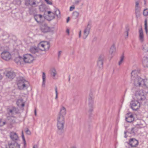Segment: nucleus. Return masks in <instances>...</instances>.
<instances>
[{"instance_id":"1","label":"nucleus","mask_w":148,"mask_h":148,"mask_svg":"<svg viewBox=\"0 0 148 148\" xmlns=\"http://www.w3.org/2000/svg\"><path fill=\"white\" fill-rule=\"evenodd\" d=\"M138 72L136 70L132 71L131 73V78L133 81L134 84L135 86L140 87L143 85L144 79L138 75Z\"/></svg>"},{"instance_id":"2","label":"nucleus","mask_w":148,"mask_h":148,"mask_svg":"<svg viewBox=\"0 0 148 148\" xmlns=\"http://www.w3.org/2000/svg\"><path fill=\"white\" fill-rule=\"evenodd\" d=\"M135 99L141 103L145 102L146 97L143 90H138L135 94Z\"/></svg>"},{"instance_id":"3","label":"nucleus","mask_w":148,"mask_h":148,"mask_svg":"<svg viewBox=\"0 0 148 148\" xmlns=\"http://www.w3.org/2000/svg\"><path fill=\"white\" fill-rule=\"evenodd\" d=\"M50 45L47 41H43L40 42L38 45V47L39 50L42 51H45L49 50L50 48Z\"/></svg>"},{"instance_id":"4","label":"nucleus","mask_w":148,"mask_h":148,"mask_svg":"<svg viewBox=\"0 0 148 148\" xmlns=\"http://www.w3.org/2000/svg\"><path fill=\"white\" fill-rule=\"evenodd\" d=\"M64 124V118L62 116L58 117L57 118V127L58 130H63Z\"/></svg>"},{"instance_id":"5","label":"nucleus","mask_w":148,"mask_h":148,"mask_svg":"<svg viewBox=\"0 0 148 148\" xmlns=\"http://www.w3.org/2000/svg\"><path fill=\"white\" fill-rule=\"evenodd\" d=\"M17 85L19 89L22 90L27 89L29 85L28 82L24 79L19 80L18 82Z\"/></svg>"},{"instance_id":"6","label":"nucleus","mask_w":148,"mask_h":148,"mask_svg":"<svg viewBox=\"0 0 148 148\" xmlns=\"http://www.w3.org/2000/svg\"><path fill=\"white\" fill-rule=\"evenodd\" d=\"M142 103L136 99L132 101L130 103V107L134 111H136L138 109Z\"/></svg>"},{"instance_id":"7","label":"nucleus","mask_w":148,"mask_h":148,"mask_svg":"<svg viewBox=\"0 0 148 148\" xmlns=\"http://www.w3.org/2000/svg\"><path fill=\"white\" fill-rule=\"evenodd\" d=\"M23 59L25 63H30L34 60V58L31 54L27 53L23 55Z\"/></svg>"},{"instance_id":"8","label":"nucleus","mask_w":148,"mask_h":148,"mask_svg":"<svg viewBox=\"0 0 148 148\" xmlns=\"http://www.w3.org/2000/svg\"><path fill=\"white\" fill-rule=\"evenodd\" d=\"M2 58L6 61L10 60L11 58V55L10 53L8 51H4L1 53Z\"/></svg>"},{"instance_id":"9","label":"nucleus","mask_w":148,"mask_h":148,"mask_svg":"<svg viewBox=\"0 0 148 148\" xmlns=\"http://www.w3.org/2000/svg\"><path fill=\"white\" fill-rule=\"evenodd\" d=\"M131 147H136L138 144V141L134 138H131L129 142H127Z\"/></svg>"},{"instance_id":"10","label":"nucleus","mask_w":148,"mask_h":148,"mask_svg":"<svg viewBox=\"0 0 148 148\" xmlns=\"http://www.w3.org/2000/svg\"><path fill=\"white\" fill-rule=\"evenodd\" d=\"M90 28L91 25L89 24H88L85 28L84 31L83 36V38L84 39H86L88 37L89 34Z\"/></svg>"},{"instance_id":"11","label":"nucleus","mask_w":148,"mask_h":148,"mask_svg":"<svg viewBox=\"0 0 148 148\" xmlns=\"http://www.w3.org/2000/svg\"><path fill=\"white\" fill-rule=\"evenodd\" d=\"M27 2L29 5L33 7L37 6L39 3L37 0H27Z\"/></svg>"},{"instance_id":"12","label":"nucleus","mask_w":148,"mask_h":148,"mask_svg":"<svg viewBox=\"0 0 148 148\" xmlns=\"http://www.w3.org/2000/svg\"><path fill=\"white\" fill-rule=\"evenodd\" d=\"M40 29L41 31L44 33L47 32H49L50 29L46 24H43L40 26Z\"/></svg>"},{"instance_id":"13","label":"nucleus","mask_w":148,"mask_h":148,"mask_svg":"<svg viewBox=\"0 0 148 148\" xmlns=\"http://www.w3.org/2000/svg\"><path fill=\"white\" fill-rule=\"evenodd\" d=\"M125 117L126 121L129 123L132 122L134 120L133 114L130 113L127 114L125 115Z\"/></svg>"},{"instance_id":"14","label":"nucleus","mask_w":148,"mask_h":148,"mask_svg":"<svg viewBox=\"0 0 148 148\" xmlns=\"http://www.w3.org/2000/svg\"><path fill=\"white\" fill-rule=\"evenodd\" d=\"M104 58V57L103 55L100 56L98 58L97 64V66L100 68H102L103 67Z\"/></svg>"},{"instance_id":"15","label":"nucleus","mask_w":148,"mask_h":148,"mask_svg":"<svg viewBox=\"0 0 148 148\" xmlns=\"http://www.w3.org/2000/svg\"><path fill=\"white\" fill-rule=\"evenodd\" d=\"M66 113V108L64 106H62L60 108V111L58 117L62 116L64 117Z\"/></svg>"},{"instance_id":"16","label":"nucleus","mask_w":148,"mask_h":148,"mask_svg":"<svg viewBox=\"0 0 148 148\" xmlns=\"http://www.w3.org/2000/svg\"><path fill=\"white\" fill-rule=\"evenodd\" d=\"M139 1H135V10L136 16H139L140 14V8L139 5Z\"/></svg>"},{"instance_id":"17","label":"nucleus","mask_w":148,"mask_h":148,"mask_svg":"<svg viewBox=\"0 0 148 148\" xmlns=\"http://www.w3.org/2000/svg\"><path fill=\"white\" fill-rule=\"evenodd\" d=\"M139 39L140 41L143 42L144 40V37L143 31L142 28L140 29L139 30Z\"/></svg>"},{"instance_id":"18","label":"nucleus","mask_w":148,"mask_h":148,"mask_svg":"<svg viewBox=\"0 0 148 148\" xmlns=\"http://www.w3.org/2000/svg\"><path fill=\"white\" fill-rule=\"evenodd\" d=\"M34 17L35 21L38 23H40L42 21V19L43 18V16L41 14H34Z\"/></svg>"},{"instance_id":"19","label":"nucleus","mask_w":148,"mask_h":148,"mask_svg":"<svg viewBox=\"0 0 148 148\" xmlns=\"http://www.w3.org/2000/svg\"><path fill=\"white\" fill-rule=\"evenodd\" d=\"M10 148H20V145L16 142H12L8 144Z\"/></svg>"},{"instance_id":"20","label":"nucleus","mask_w":148,"mask_h":148,"mask_svg":"<svg viewBox=\"0 0 148 148\" xmlns=\"http://www.w3.org/2000/svg\"><path fill=\"white\" fill-rule=\"evenodd\" d=\"M6 75L8 78L13 79L15 76V74L14 72L12 71H7Z\"/></svg>"},{"instance_id":"21","label":"nucleus","mask_w":148,"mask_h":148,"mask_svg":"<svg viewBox=\"0 0 148 148\" xmlns=\"http://www.w3.org/2000/svg\"><path fill=\"white\" fill-rule=\"evenodd\" d=\"M11 139L13 140H16L18 139L17 134L15 132H11L10 134Z\"/></svg>"},{"instance_id":"22","label":"nucleus","mask_w":148,"mask_h":148,"mask_svg":"<svg viewBox=\"0 0 148 148\" xmlns=\"http://www.w3.org/2000/svg\"><path fill=\"white\" fill-rule=\"evenodd\" d=\"M142 64L144 67H148V58L147 57L143 58L142 60Z\"/></svg>"},{"instance_id":"23","label":"nucleus","mask_w":148,"mask_h":148,"mask_svg":"<svg viewBox=\"0 0 148 148\" xmlns=\"http://www.w3.org/2000/svg\"><path fill=\"white\" fill-rule=\"evenodd\" d=\"M29 51L32 53L35 54L38 52L39 49L38 47H33L30 48Z\"/></svg>"},{"instance_id":"24","label":"nucleus","mask_w":148,"mask_h":148,"mask_svg":"<svg viewBox=\"0 0 148 148\" xmlns=\"http://www.w3.org/2000/svg\"><path fill=\"white\" fill-rule=\"evenodd\" d=\"M116 52V48L114 45H113L111 47L109 53L112 56V57L114 55V54Z\"/></svg>"},{"instance_id":"25","label":"nucleus","mask_w":148,"mask_h":148,"mask_svg":"<svg viewBox=\"0 0 148 148\" xmlns=\"http://www.w3.org/2000/svg\"><path fill=\"white\" fill-rule=\"evenodd\" d=\"M79 16V13L77 11H74L72 14V18L74 19L77 18Z\"/></svg>"},{"instance_id":"26","label":"nucleus","mask_w":148,"mask_h":148,"mask_svg":"<svg viewBox=\"0 0 148 148\" xmlns=\"http://www.w3.org/2000/svg\"><path fill=\"white\" fill-rule=\"evenodd\" d=\"M48 16L49 17L50 20L53 19L54 18L55 14L54 13L51 11H48Z\"/></svg>"},{"instance_id":"27","label":"nucleus","mask_w":148,"mask_h":148,"mask_svg":"<svg viewBox=\"0 0 148 148\" xmlns=\"http://www.w3.org/2000/svg\"><path fill=\"white\" fill-rule=\"evenodd\" d=\"M46 75L44 72L42 73V86L45 87L46 82Z\"/></svg>"},{"instance_id":"28","label":"nucleus","mask_w":148,"mask_h":148,"mask_svg":"<svg viewBox=\"0 0 148 148\" xmlns=\"http://www.w3.org/2000/svg\"><path fill=\"white\" fill-rule=\"evenodd\" d=\"M36 12V9L35 8H29V12L31 15H33L34 16V14H36L35 13Z\"/></svg>"},{"instance_id":"29","label":"nucleus","mask_w":148,"mask_h":148,"mask_svg":"<svg viewBox=\"0 0 148 148\" xmlns=\"http://www.w3.org/2000/svg\"><path fill=\"white\" fill-rule=\"evenodd\" d=\"M16 108L14 107H13L12 108V109H8V111L9 112V114L11 115H12L14 113V112L16 110Z\"/></svg>"},{"instance_id":"30","label":"nucleus","mask_w":148,"mask_h":148,"mask_svg":"<svg viewBox=\"0 0 148 148\" xmlns=\"http://www.w3.org/2000/svg\"><path fill=\"white\" fill-rule=\"evenodd\" d=\"M55 15H56L58 18L60 17V10L57 9H56L55 11Z\"/></svg>"},{"instance_id":"31","label":"nucleus","mask_w":148,"mask_h":148,"mask_svg":"<svg viewBox=\"0 0 148 148\" xmlns=\"http://www.w3.org/2000/svg\"><path fill=\"white\" fill-rule=\"evenodd\" d=\"M143 85L148 87V79H144L143 80Z\"/></svg>"},{"instance_id":"32","label":"nucleus","mask_w":148,"mask_h":148,"mask_svg":"<svg viewBox=\"0 0 148 148\" xmlns=\"http://www.w3.org/2000/svg\"><path fill=\"white\" fill-rule=\"evenodd\" d=\"M137 131V129L136 127L132 128L131 129L130 133L132 134H135V133Z\"/></svg>"},{"instance_id":"33","label":"nucleus","mask_w":148,"mask_h":148,"mask_svg":"<svg viewBox=\"0 0 148 148\" xmlns=\"http://www.w3.org/2000/svg\"><path fill=\"white\" fill-rule=\"evenodd\" d=\"M45 9V5H44L42 4L40 5L39 7V9L40 11H43Z\"/></svg>"},{"instance_id":"34","label":"nucleus","mask_w":148,"mask_h":148,"mask_svg":"<svg viewBox=\"0 0 148 148\" xmlns=\"http://www.w3.org/2000/svg\"><path fill=\"white\" fill-rule=\"evenodd\" d=\"M124 59V56L123 55L121 57L120 60L119 62V65H120L122 64Z\"/></svg>"},{"instance_id":"35","label":"nucleus","mask_w":148,"mask_h":148,"mask_svg":"<svg viewBox=\"0 0 148 148\" xmlns=\"http://www.w3.org/2000/svg\"><path fill=\"white\" fill-rule=\"evenodd\" d=\"M145 28L146 33L147 34L148 32V29L147 27V20H145Z\"/></svg>"},{"instance_id":"36","label":"nucleus","mask_w":148,"mask_h":148,"mask_svg":"<svg viewBox=\"0 0 148 148\" xmlns=\"http://www.w3.org/2000/svg\"><path fill=\"white\" fill-rule=\"evenodd\" d=\"M88 100L89 101V105H90V104H92L93 102L92 97L91 96H90L89 97Z\"/></svg>"},{"instance_id":"37","label":"nucleus","mask_w":148,"mask_h":148,"mask_svg":"<svg viewBox=\"0 0 148 148\" xmlns=\"http://www.w3.org/2000/svg\"><path fill=\"white\" fill-rule=\"evenodd\" d=\"M89 106V110L88 112L89 113H91L93 110V105L92 104H90Z\"/></svg>"},{"instance_id":"38","label":"nucleus","mask_w":148,"mask_h":148,"mask_svg":"<svg viewBox=\"0 0 148 148\" xmlns=\"http://www.w3.org/2000/svg\"><path fill=\"white\" fill-rule=\"evenodd\" d=\"M143 14L145 16H147L148 15V9H145L144 10Z\"/></svg>"},{"instance_id":"39","label":"nucleus","mask_w":148,"mask_h":148,"mask_svg":"<svg viewBox=\"0 0 148 148\" xmlns=\"http://www.w3.org/2000/svg\"><path fill=\"white\" fill-rule=\"evenodd\" d=\"M23 101V100L22 99H18L16 102V103L18 106H19L20 105L21 103Z\"/></svg>"},{"instance_id":"40","label":"nucleus","mask_w":148,"mask_h":148,"mask_svg":"<svg viewBox=\"0 0 148 148\" xmlns=\"http://www.w3.org/2000/svg\"><path fill=\"white\" fill-rule=\"evenodd\" d=\"M129 31V29L127 28L126 29V31L124 32L125 34L126 35V36L125 37L126 38H127L128 37Z\"/></svg>"},{"instance_id":"41","label":"nucleus","mask_w":148,"mask_h":148,"mask_svg":"<svg viewBox=\"0 0 148 148\" xmlns=\"http://www.w3.org/2000/svg\"><path fill=\"white\" fill-rule=\"evenodd\" d=\"M56 74V72L55 69H53L52 71L51 75L53 77H55Z\"/></svg>"},{"instance_id":"42","label":"nucleus","mask_w":148,"mask_h":148,"mask_svg":"<svg viewBox=\"0 0 148 148\" xmlns=\"http://www.w3.org/2000/svg\"><path fill=\"white\" fill-rule=\"evenodd\" d=\"M55 91L56 92V97L55 99H57L58 98V92L57 90V87H56L55 88Z\"/></svg>"},{"instance_id":"43","label":"nucleus","mask_w":148,"mask_h":148,"mask_svg":"<svg viewBox=\"0 0 148 148\" xmlns=\"http://www.w3.org/2000/svg\"><path fill=\"white\" fill-rule=\"evenodd\" d=\"M81 0H77L75 1L74 3V4L75 5H78L79 3L81 2Z\"/></svg>"},{"instance_id":"44","label":"nucleus","mask_w":148,"mask_h":148,"mask_svg":"<svg viewBox=\"0 0 148 148\" xmlns=\"http://www.w3.org/2000/svg\"><path fill=\"white\" fill-rule=\"evenodd\" d=\"M5 122L3 121L2 120L0 119V126H2L5 125Z\"/></svg>"},{"instance_id":"45","label":"nucleus","mask_w":148,"mask_h":148,"mask_svg":"<svg viewBox=\"0 0 148 148\" xmlns=\"http://www.w3.org/2000/svg\"><path fill=\"white\" fill-rule=\"evenodd\" d=\"M47 4L50 5L52 4V2L51 1H49V0H44Z\"/></svg>"},{"instance_id":"46","label":"nucleus","mask_w":148,"mask_h":148,"mask_svg":"<svg viewBox=\"0 0 148 148\" xmlns=\"http://www.w3.org/2000/svg\"><path fill=\"white\" fill-rule=\"evenodd\" d=\"M26 133L28 135H30L31 134L30 131L28 129H27L25 131Z\"/></svg>"},{"instance_id":"47","label":"nucleus","mask_w":148,"mask_h":148,"mask_svg":"<svg viewBox=\"0 0 148 148\" xmlns=\"http://www.w3.org/2000/svg\"><path fill=\"white\" fill-rule=\"evenodd\" d=\"M62 53V51H60L58 52V58H60V57Z\"/></svg>"},{"instance_id":"48","label":"nucleus","mask_w":148,"mask_h":148,"mask_svg":"<svg viewBox=\"0 0 148 148\" xmlns=\"http://www.w3.org/2000/svg\"><path fill=\"white\" fill-rule=\"evenodd\" d=\"M75 7L74 5L70 7V11H72L75 9Z\"/></svg>"},{"instance_id":"49","label":"nucleus","mask_w":148,"mask_h":148,"mask_svg":"<svg viewBox=\"0 0 148 148\" xmlns=\"http://www.w3.org/2000/svg\"><path fill=\"white\" fill-rule=\"evenodd\" d=\"M22 139H23V143H24V144L25 145L26 144V141H25V137H24L23 138H22Z\"/></svg>"},{"instance_id":"50","label":"nucleus","mask_w":148,"mask_h":148,"mask_svg":"<svg viewBox=\"0 0 148 148\" xmlns=\"http://www.w3.org/2000/svg\"><path fill=\"white\" fill-rule=\"evenodd\" d=\"M81 31L80 30L79 33V37L80 38L81 37Z\"/></svg>"},{"instance_id":"51","label":"nucleus","mask_w":148,"mask_h":148,"mask_svg":"<svg viewBox=\"0 0 148 148\" xmlns=\"http://www.w3.org/2000/svg\"><path fill=\"white\" fill-rule=\"evenodd\" d=\"M66 32L68 34H69V29H66Z\"/></svg>"},{"instance_id":"52","label":"nucleus","mask_w":148,"mask_h":148,"mask_svg":"<svg viewBox=\"0 0 148 148\" xmlns=\"http://www.w3.org/2000/svg\"><path fill=\"white\" fill-rule=\"evenodd\" d=\"M69 20H70V18L69 17H68L67 18V20H66V22L67 23H68V22L69 21Z\"/></svg>"},{"instance_id":"53","label":"nucleus","mask_w":148,"mask_h":148,"mask_svg":"<svg viewBox=\"0 0 148 148\" xmlns=\"http://www.w3.org/2000/svg\"><path fill=\"white\" fill-rule=\"evenodd\" d=\"M33 148H38V146H37V145H34L33 146Z\"/></svg>"},{"instance_id":"54","label":"nucleus","mask_w":148,"mask_h":148,"mask_svg":"<svg viewBox=\"0 0 148 148\" xmlns=\"http://www.w3.org/2000/svg\"><path fill=\"white\" fill-rule=\"evenodd\" d=\"M34 114L35 116H36L37 113H36V109L34 110Z\"/></svg>"},{"instance_id":"55","label":"nucleus","mask_w":148,"mask_h":148,"mask_svg":"<svg viewBox=\"0 0 148 148\" xmlns=\"http://www.w3.org/2000/svg\"><path fill=\"white\" fill-rule=\"evenodd\" d=\"M22 138H23L24 137V135H23V131L22 132Z\"/></svg>"},{"instance_id":"56","label":"nucleus","mask_w":148,"mask_h":148,"mask_svg":"<svg viewBox=\"0 0 148 148\" xmlns=\"http://www.w3.org/2000/svg\"><path fill=\"white\" fill-rule=\"evenodd\" d=\"M126 132H124V134H125V136H124V137L125 138H126L127 137V136L126 135Z\"/></svg>"},{"instance_id":"57","label":"nucleus","mask_w":148,"mask_h":148,"mask_svg":"<svg viewBox=\"0 0 148 148\" xmlns=\"http://www.w3.org/2000/svg\"><path fill=\"white\" fill-rule=\"evenodd\" d=\"M21 105H22V107H23V106H24L25 104H24V103H22V104Z\"/></svg>"},{"instance_id":"58","label":"nucleus","mask_w":148,"mask_h":148,"mask_svg":"<svg viewBox=\"0 0 148 148\" xmlns=\"http://www.w3.org/2000/svg\"><path fill=\"white\" fill-rule=\"evenodd\" d=\"M9 37V35L8 34L7 35V38H8Z\"/></svg>"},{"instance_id":"59","label":"nucleus","mask_w":148,"mask_h":148,"mask_svg":"<svg viewBox=\"0 0 148 148\" xmlns=\"http://www.w3.org/2000/svg\"><path fill=\"white\" fill-rule=\"evenodd\" d=\"M135 1H139V0H135Z\"/></svg>"}]
</instances>
